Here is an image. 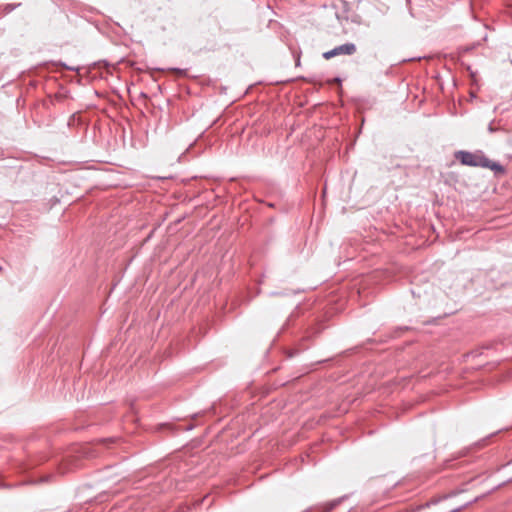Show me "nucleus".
<instances>
[{
    "label": "nucleus",
    "instance_id": "obj_2",
    "mask_svg": "<svg viewBox=\"0 0 512 512\" xmlns=\"http://www.w3.org/2000/svg\"><path fill=\"white\" fill-rule=\"evenodd\" d=\"M357 48L354 43H345L323 53V57L329 60L339 55H353Z\"/></svg>",
    "mask_w": 512,
    "mask_h": 512
},
{
    "label": "nucleus",
    "instance_id": "obj_1",
    "mask_svg": "<svg viewBox=\"0 0 512 512\" xmlns=\"http://www.w3.org/2000/svg\"><path fill=\"white\" fill-rule=\"evenodd\" d=\"M455 158L462 165L488 168L495 174H503L505 172V169L501 164L487 158L482 151L469 152L460 150L455 153Z\"/></svg>",
    "mask_w": 512,
    "mask_h": 512
}]
</instances>
